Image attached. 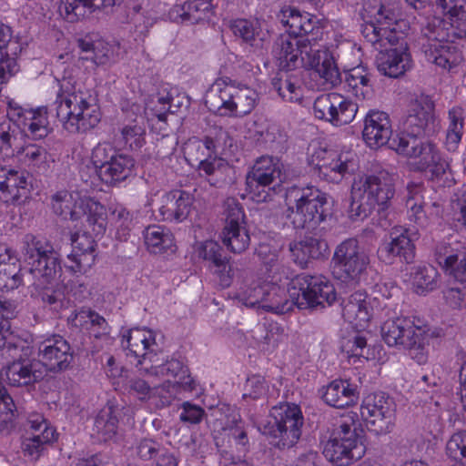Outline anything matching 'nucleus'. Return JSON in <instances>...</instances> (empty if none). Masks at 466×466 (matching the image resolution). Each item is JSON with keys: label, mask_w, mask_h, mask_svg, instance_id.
Segmentation results:
<instances>
[{"label": "nucleus", "mask_w": 466, "mask_h": 466, "mask_svg": "<svg viewBox=\"0 0 466 466\" xmlns=\"http://www.w3.org/2000/svg\"><path fill=\"white\" fill-rule=\"evenodd\" d=\"M436 127L434 102L421 93L410 102L402 132L390 139L392 129L388 114L370 110L364 120L362 137L372 149L389 144L390 148L407 159V168L421 173L434 189L451 187L456 183L451 158L435 143L419 137L431 134Z\"/></svg>", "instance_id": "f257e3e1"}, {"label": "nucleus", "mask_w": 466, "mask_h": 466, "mask_svg": "<svg viewBox=\"0 0 466 466\" xmlns=\"http://www.w3.org/2000/svg\"><path fill=\"white\" fill-rule=\"evenodd\" d=\"M86 57L61 54L56 65L59 89L54 102L56 116L70 133H86L98 126L102 113L96 97L84 86L82 65Z\"/></svg>", "instance_id": "f03ea898"}, {"label": "nucleus", "mask_w": 466, "mask_h": 466, "mask_svg": "<svg viewBox=\"0 0 466 466\" xmlns=\"http://www.w3.org/2000/svg\"><path fill=\"white\" fill-rule=\"evenodd\" d=\"M362 34L371 44H389L390 48L377 57L378 70L389 77L397 78L412 68L413 61L406 35L410 22L395 9L385 5L366 4L362 11Z\"/></svg>", "instance_id": "7ed1b4c3"}, {"label": "nucleus", "mask_w": 466, "mask_h": 466, "mask_svg": "<svg viewBox=\"0 0 466 466\" xmlns=\"http://www.w3.org/2000/svg\"><path fill=\"white\" fill-rule=\"evenodd\" d=\"M435 5L443 17L427 19L421 29L422 50L429 62L454 74L460 70L462 55L453 40L466 37V0H435Z\"/></svg>", "instance_id": "20e7f679"}, {"label": "nucleus", "mask_w": 466, "mask_h": 466, "mask_svg": "<svg viewBox=\"0 0 466 466\" xmlns=\"http://www.w3.org/2000/svg\"><path fill=\"white\" fill-rule=\"evenodd\" d=\"M20 252L35 278L34 287L43 303L56 313L67 308L69 280L66 282L59 255L52 243L44 238L26 234L22 238Z\"/></svg>", "instance_id": "39448f33"}, {"label": "nucleus", "mask_w": 466, "mask_h": 466, "mask_svg": "<svg viewBox=\"0 0 466 466\" xmlns=\"http://www.w3.org/2000/svg\"><path fill=\"white\" fill-rule=\"evenodd\" d=\"M140 370L150 378L163 381L157 386L150 387L142 379L130 380V391L140 400L148 401L157 409L169 405L173 400L196 389V381L189 369L181 360L176 358L162 360L160 364L140 366Z\"/></svg>", "instance_id": "423d86ee"}, {"label": "nucleus", "mask_w": 466, "mask_h": 466, "mask_svg": "<svg viewBox=\"0 0 466 466\" xmlns=\"http://www.w3.org/2000/svg\"><path fill=\"white\" fill-rule=\"evenodd\" d=\"M440 330L431 327L418 316H399L389 319L381 326V337L389 347L408 350L418 364L428 361L430 339L440 336Z\"/></svg>", "instance_id": "0eeeda50"}, {"label": "nucleus", "mask_w": 466, "mask_h": 466, "mask_svg": "<svg viewBox=\"0 0 466 466\" xmlns=\"http://www.w3.org/2000/svg\"><path fill=\"white\" fill-rule=\"evenodd\" d=\"M309 44V40H299L289 35H280L274 44L272 56L279 72L271 84L285 101L300 102L303 97L300 80L288 71L302 67Z\"/></svg>", "instance_id": "6e6552de"}, {"label": "nucleus", "mask_w": 466, "mask_h": 466, "mask_svg": "<svg viewBox=\"0 0 466 466\" xmlns=\"http://www.w3.org/2000/svg\"><path fill=\"white\" fill-rule=\"evenodd\" d=\"M283 216L287 226L312 231L328 216V195L314 186L289 187Z\"/></svg>", "instance_id": "1a4fd4ad"}, {"label": "nucleus", "mask_w": 466, "mask_h": 466, "mask_svg": "<svg viewBox=\"0 0 466 466\" xmlns=\"http://www.w3.org/2000/svg\"><path fill=\"white\" fill-rule=\"evenodd\" d=\"M395 195L394 178L388 172L360 175L353 180L350 191V217L367 218L372 210L385 211Z\"/></svg>", "instance_id": "9d476101"}, {"label": "nucleus", "mask_w": 466, "mask_h": 466, "mask_svg": "<svg viewBox=\"0 0 466 466\" xmlns=\"http://www.w3.org/2000/svg\"><path fill=\"white\" fill-rule=\"evenodd\" d=\"M307 163L320 180L339 184L356 167V153L340 143L312 141L307 151Z\"/></svg>", "instance_id": "9b49d317"}, {"label": "nucleus", "mask_w": 466, "mask_h": 466, "mask_svg": "<svg viewBox=\"0 0 466 466\" xmlns=\"http://www.w3.org/2000/svg\"><path fill=\"white\" fill-rule=\"evenodd\" d=\"M276 275H268L262 280L246 279L235 294L242 305L246 307H258L266 311L276 314H284L297 307V299L291 293V280L287 285H280Z\"/></svg>", "instance_id": "f8f14e48"}, {"label": "nucleus", "mask_w": 466, "mask_h": 466, "mask_svg": "<svg viewBox=\"0 0 466 466\" xmlns=\"http://www.w3.org/2000/svg\"><path fill=\"white\" fill-rule=\"evenodd\" d=\"M51 132L46 106L26 109L14 100H9L6 119L0 123V141L2 149L8 151L16 147V141L23 137L34 140L46 137Z\"/></svg>", "instance_id": "ddd939ff"}, {"label": "nucleus", "mask_w": 466, "mask_h": 466, "mask_svg": "<svg viewBox=\"0 0 466 466\" xmlns=\"http://www.w3.org/2000/svg\"><path fill=\"white\" fill-rule=\"evenodd\" d=\"M54 213L72 221L85 219L96 235L106 230L107 209L83 191L59 190L51 197Z\"/></svg>", "instance_id": "4468645a"}, {"label": "nucleus", "mask_w": 466, "mask_h": 466, "mask_svg": "<svg viewBox=\"0 0 466 466\" xmlns=\"http://www.w3.org/2000/svg\"><path fill=\"white\" fill-rule=\"evenodd\" d=\"M331 31H325L322 41L310 43L302 67L313 70L324 84L334 86L340 82V73L337 66L335 47L347 41L346 31L339 24H330Z\"/></svg>", "instance_id": "2eb2a0df"}, {"label": "nucleus", "mask_w": 466, "mask_h": 466, "mask_svg": "<svg viewBox=\"0 0 466 466\" xmlns=\"http://www.w3.org/2000/svg\"><path fill=\"white\" fill-rule=\"evenodd\" d=\"M273 420L268 423H258V430L274 439V445L289 448L300 438L303 416L300 408L292 403H280L274 406L269 413Z\"/></svg>", "instance_id": "dca6fc26"}, {"label": "nucleus", "mask_w": 466, "mask_h": 466, "mask_svg": "<svg viewBox=\"0 0 466 466\" xmlns=\"http://www.w3.org/2000/svg\"><path fill=\"white\" fill-rule=\"evenodd\" d=\"M366 453L364 437L354 424L343 422L324 444L323 455L336 466H348Z\"/></svg>", "instance_id": "f3484780"}, {"label": "nucleus", "mask_w": 466, "mask_h": 466, "mask_svg": "<svg viewBox=\"0 0 466 466\" xmlns=\"http://www.w3.org/2000/svg\"><path fill=\"white\" fill-rule=\"evenodd\" d=\"M220 104L214 106L216 113L222 116H243L255 107L258 93L245 86L237 84L227 76L218 77L214 83Z\"/></svg>", "instance_id": "a211bd4d"}, {"label": "nucleus", "mask_w": 466, "mask_h": 466, "mask_svg": "<svg viewBox=\"0 0 466 466\" xmlns=\"http://www.w3.org/2000/svg\"><path fill=\"white\" fill-rule=\"evenodd\" d=\"M291 293L300 309L330 306L337 300L333 283L323 275L300 274L291 279Z\"/></svg>", "instance_id": "6ab92c4d"}, {"label": "nucleus", "mask_w": 466, "mask_h": 466, "mask_svg": "<svg viewBox=\"0 0 466 466\" xmlns=\"http://www.w3.org/2000/svg\"><path fill=\"white\" fill-rule=\"evenodd\" d=\"M194 201L192 192L175 189L160 195V190L154 187L147 195L146 206L151 208L157 219L180 223L188 218Z\"/></svg>", "instance_id": "aec40b11"}, {"label": "nucleus", "mask_w": 466, "mask_h": 466, "mask_svg": "<svg viewBox=\"0 0 466 466\" xmlns=\"http://www.w3.org/2000/svg\"><path fill=\"white\" fill-rule=\"evenodd\" d=\"M370 263V255L356 238H348L335 248L333 274L343 280L360 283Z\"/></svg>", "instance_id": "412c9836"}, {"label": "nucleus", "mask_w": 466, "mask_h": 466, "mask_svg": "<svg viewBox=\"0 0 466 466\" xmlns=\"http://www.w3.org/2000/svg\"><path fill=\"white\" fill-rule=\"evenodd\" d=\"M360 410L367 429L374 434L384 435L393 431L395 404L384 392L370 393L365 396Z\"/></svg>", "instance_id": "4be33fe9"}, {"label": "nucleus", "mask_w": 466, "mask_h": 466, "mask_svg": "<svg viewBox=\"0 0 466 466\" xmlns=\"http://www.w3.org/2000/svg\"><path fill=\"white\" fill-rule=\"evenodd\" d=\"M79 221L81 227L71 236L73 250L65 265L66 271L74 274H84L91 268L96 259V238L106 233L96 235L85 219Z\"/></svg>", "instance_id": "5701e85b"}, {"label": "nucleus", "mask_w": 466, "mask_h": 466, "mask_svg": "<svg viewBox=\"0 0 466 466\" xmlns=\"http://www.w3.org/2000/svg\"><path fill=\"white\" fill-rule=\"evenodd\" d=\"M359 106L349 97L339 93H329L318 96L313 104V115L333 127L351 123L358 113Z\"/></svg>", "instance_id": "b1692460"}, {"label": "nucleus", "mask_w": 466, "mask_h": 466, "mask_svg": "<svg viewBox=\"0 0 466 466\" xmlns=\"http://www.w3.org/2000/svg\"><path fill=\"white\" fill-rule=\"evenodd\" d=\"M418 231L397 226L391 228L389 238L381 242L378 248V258L385 264H393L397 258L410 264L415 258L414 240Z\"/></svg>", "instance_id": "393cba45"}, {"label": "nucleus", "mask_w": 466, "mask_h": 466, "mask_svg": "<svg viewBox=\"0 0 466 466\" xmlns=\"http://www.w3.org/2000/svg\"><path fill=\"white\" fill-rule=\"evenodd\" d=\"M281 169L282 164L278 157L263 156L255 162L247 177L249 194L255 202H266L270 199L269 186L276 179H280Z\"/></svg>", "instance_id": "a878e982"}, {"label": "nucleus", "mask_w": 466, "mask_h": 466, "mask_svg": "<svg viewBox=\"0 0 466 466\" xmlns=\"http://www.w3.org/2000/svg\"><path fill=\"white\" fill-rule=\"evenodd\" d=\"M278 17L287 28L289 35L295 37L307 35L305 40H309L310 43L322 41L325 35L324 29L329 31V25L318 16L295 7L284 6Z\"/></svg>", "instance_id": "bb28decb"}, {"label": "nucleus", "mask_w": 466, "mask_h": 466, "mask_svg": "<svg viewBox=\"0 0 466 466\" xmlns=\"http://www.w3.org/2000/svg\"><path fill=\"white\" fill-rule=\"evenodd\" d=\"M383 307L378 297H370L365 291L357 290L343 301L342 317L352 329H367Z\"/></svg>", "instance_id": "cd10ccee"}, {"label": "nucleus", "mask_w": 466, "mask_h": 466, "mask_svg": "<svg viewBox=\"0 0 466 466\" xmlns=\"http://www.w3.org/2000/svg\"><path fill=\"white\" fill-rule=\"evenodd\" d=\"M125 116L120 127L119 143L126 149L137 151L145 144L146 127L144 114H147L148 106H144L129 100L121 105Z\"/></svg>", "instance_id": "c85d7f7f"}, {"label": "nucleus", "mask_w": 466, "mask_h": 466, "mask_svg": "<svg viewBox=\"0 0 466 466\" xmlns=\"http://www.w3.org/2000/svg\"><path fill=\"white\" fill-rule=\"evenodd\" d=\"M122 344L127 349V356L133 358L140 366L159 364L158 345L156 332L147 328H133L123 334Z\"/></svg>", "instance_id": "c756f323"}, {"label": "nucleus", "mask_w": 466, "mask_h": 466, "mask_svg": "<svg viewBox=\"0 0 466 466\" xmlns=\"http://www.w3.org/2000/svg\"><path fill=\"white\" fill-rule=\"evenodd\" d=\"M226 205V222L221 232V240L228 250L240 253L248 248L250 242L245 226V213L234 199H228Z\"/></svg>", "instance_id": "7c9ffc66"}, {"label": "nucleus", "mask_w": 466, "mask_h": 466, "mask_svg": "<svg viewBox=\"0 0 466 466\" xmlns=\"http://www.w3.org/2000/svg\"><path fill=\"white\" fill-rule=\"evenodd\" d=\"M371 332L369 329H353L347 337L341 340V350L355 364L363 360H370L377 363L384 361L385 351L381 345L369 343Z\"/></svg>", "instance_id": "2f4dec72"}, {"label": "nucleus", "mask_w": 466, "mask_h": 466, "mask_svg": "<svg viewBox=\"0 0 466 466\" xmlns=\"http://www.w3.org/2000/svg\"><path fill=\"white\" fill-rule=\"evenodd\" d=\"M435 260L443 271L460 282L466 281V247L449 238L435 248Z\"/></svg>", "instance_id": "473e14b6"}, {"label": "nucleus", "mask_w": 466, "mask_h": 466, "mask_svg": "<svg viewBox=\"0 0 466 466\" xmlns=\"http://www.w3.org/2000/svg\"><path fill=\"white\" fill-rule=\"evenodd\" d=\"M193 256L209 262V268L222 288L230 285L233 279L232 268L228 259L222 255L218 242L211 239L196 241L193 245Z\"/></svg>", "instance_id": "72a5a7b5"}, {"label": "nucleus", "mask_w": 466, "mask_h": 466, "mask_svg": "<svg viewBox=\"0 0 466 466\" xmlns=\"http://www.w3.org/2000/svg\"><path fill=\"white\" fill-rule=\"evenodd\" d=\"M31 182L26 171L12 167H0V200L15 203L28 198Z\"/></svg>", "instance_id": "f704fd0d"}, {"label": "nucleus", "mask_w": 466, "mask_h": 466, "mask_svg": "<svg viewBox=\"0 0 466 466\" xmlns=\"http://www.w3.org/2000/svg\"><path fill=\"white\" fill-rule=\"evenodd\" d=\"M14 147H12L8 151L5 148L2 149V142L0 141V152L3 157H14L22 167L31 172L44 174L50 168L51 164L54 162L52 155L44 146L28 144L16 150H15Z\"/></svg>", "instance_id": "c9c22d12"}, {"label": "nucleus", "mask_w": 466, "mask_h": 466, "mask_svg": "<svg viewBox=\"0 0 466 466\" xmlns=\"http://www.w3.org/2000/svg\"><path fill=\"white\" fill-rule=\"evenodd\" d=\"M38 360L45 372L49 370H59L66 368L70 363L72 355L68 342L59 335H53L46 338L39 343Z\"/></svg>", "instance_id": "e433bc0d"}, {"label": "nucleus", "mask_w": 466, "mask_h": 466, "mask_svg": "<svg viewBox=\"0 0 466 466\" xmlns=\"http://www.w3.org/2000/svg\"><path fill=\"white\" fill-rule=\"evenodd\" d=\"M28 421L32 436L23 441L22 449L31 461H36L42 455L45 446L56 440L57 433L42 415H33Z\"/></svg>", "instance_id": "4c0bfd02"}, {"label": "nucleus", "mask_w": 466, "mask_h": 466, "mask_svg": "<svg viewBox=\"0 0 466 466\" xmlns=\"http://www.w3.org/2000/svg\"><path fill=\"white\" fill-rule=\"evenodd\" d=\"M16 251L6 246L0 245V290L11 291L24 285V272Z\"/></svg>", "instance_id": "58836bf2"}, {"label": "nucleus", "mask_w": 466, "mask_h": 466, "mask_svg": "<svg viewBox=\"0 0 466 466\" xmlns=\"http://www.w3.org/2000/svg\"><path fill=\"white\" fill-rule=\"evenodd\" d=\"M321 397L328 405L342 409L356 403L359 390L358 386L349 380H334L323 388Z\"/></svg>", "instance_id": "ea45409f"}, {"label": "nucleus", "mask_w": 466, "mask_h": 466, "mask_svg": "<svg viewBox=\"0 0 466 466\" xmlns=\"http://www.w3.org/2000/svg\"><path fill=\"white\" fill-rule=\"evenodd\" d=\"M343 89L361 103L371 100L374 96L370 75L363 66H356L345 72Z\"/></svg>", "instance_id": "a19ab883"}, {"label": "nucleus", "mask_w": 466, "mask_h": 466, "mask_svg": "<svg viewBox=\"0 0 466 466\" xmlns=\"http://www.w3.org/2000/svg\"><path fill=\"white\" fill-rule=\"evenodd\" d=\"M231 28L236 35L256 50L262 49L269 42V32L258 19H237L232 22Z\"/></svg>", "instance_id": "79ce46f5"}, {"label": "nucleus", "mask_w": 466, "mask_h": 466, "mask_svg": "<svg viewBox=\"0 0 466 466\" xmlns=\"http://www.w3.org/2000/svg\"><path fill=\"white\" fill-rule=\"evenodd\" d=\"M171 15L190 24L210 22L215 15V6L211 0H187L175 5Z\"/></svg>", "instance_id": "37998d69"}, {"label": "nucleus", "mask_w": 466, "mask_h": 466, "mask_svg": "<svg viewBox=\"0 0 466 466\" xmlns=\"http://www.w3.org/2000/svg\"><path fill=\"white\" fill-rule=\"evenodd\" d=\"M425 187L422 183L410 182L407 186L406 208L408 218L419 228H425L430 224V218L424 210Z\"/></svg>", "instance_id": "c03bdc74"}, {"label": "nucleus", "mask_w": 466, "mask_h": 466, "mask_svg": "<svg viewBox=\"0 0 466 466\" xmlns=\"http://www.w3.org/2000/svg\"><path fill=\"white\" fill-rule=\"evenodd\" d=\"M117 0H62L61 15L68 22H76L102 7L113 6Z\"/></svg>", "instance_id": "a18cd8bd"}, {"label": "nucleus", "mask_w": 466, "mask_h": 466, "mask_svg": "<svg viewBox=\"0 0 466 466\" xmlns=\"http://www.w3.org/2000/svg\"><path fill=\"white\" fill-rule=\"evenodd\" d=\"M439 277L440 274L435 267L420 263L411 268L409 282L416 294L425 296L437 289Z\"/></svg>", "instance_id": "49530a36"}, {"label": "nucleus", "mask_w": 466, "mask_h": 466, "mask_svg": "<svg viewBox=\"0 0 466 466\" xmlns=\"http://www.w3.org/2000/svg\"><path fill=\"white\" fill-rule=\"evenodd\" d=\"M135 160L125 154L113 156L111 161L99 172L100 179L107 185H116L133 174Z\"/></svg>", "instance_id": "de8ad7c7"}, {"label": "nucleus", "mask_w": 466, "mask_h": 466, "mask_svg": "<svg viewBox=\"0 0 466 466\" xmlns=\"http://www.w3.org/2000/svg\"><path fill=\"white\" fill-rule=\"evenodd\" d=\"M289 249L294 262L299 267L305 268L311 259L322 257L328 249V245L324 240L305 238L300 241L291 243Z\"/></svg>", "instance_id": "09e8293b"}, {"label": "nucleus", "mask_w": 466, "mask_h": 466, "mask_svg": "<svg viewBox=\"0 0 466 466\" xmlns=\"http://www.w3.org/2000/svg\"><path fill=\"white\" fill-rule=\"evenodd\" d=\"M68 323L89 332L95 338H102L108 334V326L106 319L88 309H82L73 312L68 317Z\"/></svg>", "instance_id": "8fccbe9b"}, {"label": "nucleus", "mask_w": 466, "mask_h": 466, "mask_svg": "<svg viewBox=\"0 0 466 466\" xmlns=\"http://www.w3.org/2000/svg\"><path fill=\"white\" fill-rule=\"evenodd\" d=\"M145 243L147 249L155 254H172L177 247L171 231L158 225L149 226L144 232Z\"/></svg>", "instance_id": "3c124183"}, {"label": "nucleus", "mask_w": 466, "mask_h": 466, "mask_svg": "<svg viewBox=\"0 0 466 466\" xmlns=\"http://www.w3.org/2000/svg\"><path fill=\"white\" fill-rule=\"evenodd\" d=\"M231 167L228 162L221 157H214L208 154L198 164V172L201 176L208 177L211 186L220 187L226 182L231 173Z\"/></svg>", "instance_id": "603ef678"}, {"label": "nucleus", "mask_w": 466, "mask_h": 466, "mask_svg": "<svg viewBox=\"0 0 466 466\" xmlns=\"http://www.w3.org/2000/svg\"><path fill=\"white\" fill-rule=\"evenodd\" d=\"M119 410L108 403L97 413L94 422V431L104 441H110L116 434Z\"/></svg>", "instance_id": "864d4df0"}, {"label": "nucleus", "mask_w": 466, "mask_h": 466, "mask_svg": "<svg viewBox=\"0 0 466 466\" xmlns=\"http://www.w3.org/2000/svg\"><path fill=\"white\" fill-rule=\"evenodd\" d=\"M22 47L18 42L9 44L0 51V84L7 83L20 70L18 62Z\"/></svg>", "instance_id": "5fc2aeb1"}, {"label": "nucleus", "mask_w": 466, "mask_h": 466, "mask_svg": "<svg viewBox=\"0 0 466 466\" xmlns=\"http://www.w3.org/2000/svg\"><path fill=\"white\" fill-rule=\"evenodd\" d=\"M445 146L448 151H455L461 140L464 127V111L461 107H452L448 115Z\"/></svg>", "instance_id": "6e6d98bb"}, {"label": "nucleus", "mask_w": 466, "mask_h": 466, "mask_svg": "<svg viewBox=\"0 0 466 466\" xmlns=\"http://www.w3.org/2000/svg\"><path fill=\"white\" fill-rule=\"evenodd\" d=\"M205 138L206 144L208 146V154L226 159V157L233 153L234 139L227 130L220 127L215 128Z\"/></svg>", "instance_id": "4d7b16f0"}, {"label": "nucleus", "mask_w": 466, "mask_h": 466, "mask_svg": "<svg viewBox=\"0 0 466 466\" xmlns=\"http://www.w3.org/2000/svg\"><path fill=\"white\" fill-rule=\"evenodd\" d=\"M122 54L120 44L103 39L95 41L93 63L96 66H107L116 62Z\"/></svg>", "instance_id": "13d9d810"}, {"label": "nucleus", "mask_w": 466, "mask_h": 466, "mask_svg": "<svg viewBox=\"0 0 466 466\" xmlns=\"http://www.w3.org/2000/svg\"><path fill=\"white\" fill-rule=\"evenodd\" d=\"M258 339L267 344L268 348H276L284 340V329L276 321L265 319L256 327Z\"/></svg>", "instance_id": "bf43d9fd"}, {"label": "nucleus", "mask_w": 466, "mask_h": 466, "mask_svg": "<svg viewBox=\"0 0 466 466\" xmlns=\"http://www.w3.org/2000/svg\"><path fill=\"white\" fill-rule=\"evenodd\" d=\"M111 213V225L116 229V238L123 241L127 238L132 223L130 213L120 204H112L108 208Z\"/></svg>", "instance_id": "052dcab7"}, {"label": "nucleus", "mask_w": 466, "mask_h": 466, "mask_svg": "<svg viewBox=\"0 0 466 466\" xmlns=\"http://www.w3.org/2000/svg\"><path fill=\"white\" fill-rule=\"evenodd\" d=\"M17 409L8 390L0 384V431L13 427Z\"/></svg>", "instance_id": "680f3d73"}, {"label": "nucleus", "mask_w": 466, "mask_h": 466, "mask_svg": "<svg viewBox=\"0 0 466 466\" xmlns=\"http://www.w3.org/2000/svg\"><path fill=\"white\" fill-rule=\"evenodd\" d=\"M157 17V15L147 6L136 4L127 12V20L141 33L152 26Z\"/></svg>", "instance_id": "e2e57ef3"}, {"label": "nucleus", "mask_w": 466, "mask_h": 466, "mask_svg": "<svg viewBox=\"0 0 466 466\" xmlns=\"http://www.w3.org/2000/svg\"><path fill=\"white\" fill-rule=\"evenodd\" d=\"M272 389L266 379L258 374H254L247 379L245 385V393L243 397L251 399H259L267 395H274L276 391V384H272Z\"/></svg>", "instance_id": "0e129e2a"}, {"label": "nucleus", "mask_w": 466, "mask_h": 466, "mask_svg": "<svg viewBox=\"0 0 466 466\" xmlns=\"http://www.w3.org/2000/svg\"><path fill=\"white\" fill-rule=\"evenodd\" d=\"M446 453L453 460L466 459V431L453 433L446 444Z\"/></svg>", "instance_id": "69168bd1"}, {"label": "nucleus", "mask_w": 466, "mask_h": 466, "mask_svg": "<svg viewBox=\"0 0 466 466\" xmlns=\"http://www.w3.org/2000/svg\"><path fill=\"white\" fill-rule=\"evenodd\" d=\"M279 249V246L276 245L273 247H270L269 245L266 243H260L258 248H257V254L262 260V262L265 264L266 271L270 275V273H273V275H276L277 273V258H278V252Z\"/></svg>", "instance_id": "338daca9"}, {"label": "nucleus", "mask_w": 466, "mask_h": 466, "mask_svg": "<svg viewBox=\"0 0 466 466\" xmlns=\"http://www.w3.org/2000/svg\"><path fill=\"white\" fill-rule=\"evenodd\" d=\"M116 154L113 150L112 147L106 144H98L92 150L91 162L96 169V172L99 176L100 170L111 161L113 156Z\"/></svg>", "instance_id": "774afa93"}]
</instances>
